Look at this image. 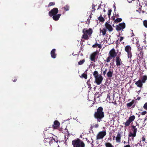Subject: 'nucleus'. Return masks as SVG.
Segmentation results:
<instances>
[{
  "label": "nucleus",
  "mask_w": 147,
  "mask_h": 147,
  "mask_svg": "<svg viewBox=\"0 0 147 147\" xmlns=\"http://www.w3.org/2000/svg\"><path fill=\"white\" fill-rule=\"evenodd\" d=\"M142 6L141 5H140V4H139L137 6V11H138L139 12V13H140L141 12L142 13H144V11L143 10H142L141 9V8L142 7Z\"/></svg>",
  "instance_id": "nucleus-22"
},
{
  "label": "nucleus",
  "mask_w": 147,
  "mask_h": 147,
  "mask_svg": "<svg viewBox=\"0 0 147 147\" xmlns=\"http://www.w3.org/2000/svg\"><path fill=\"white\" fill-rule=\"evenodd\" d=\"M65 131L66 132V133H65L66 134H67V135H69V132H68V131L67 130V129H65Z\"/></svg>",
  "instance_id": "nucleus-47"
},
{
  "label": "nucleus",
  "mask_w": 147,
  "mask_h": 147,
  "mask_svg": "<svg viewBox=\"0 0 147 147\" xmlns=\"http://www.w3.org/2000/svg\"><path fill=\"white\" fill-rule=\"evenodd\" d=\"M116 65L117 66H119L121 64H123L122 61L119 56H117L116 57Z\"/></svg>",
  "instance_id": "nucleus-15"
},
{
  "label": "nucleus",
  "mask_w": 147,
  "mask_h": 147,
  "mask_svg": "<svg viewBox=\"0 0 147 147\" xmlns=\"http://www.w3.org/2000/svg\"><path fill=\"white\" fill-rule=\"evenodd\" d=\"M95 78V82L97 85H99L100 84L103 80V78L101 75H99V76Z\"/></svg>",
  "instance_id": "nucleus-10"
},
{
  "label": "nucleus",
  "mask_w": 147,
  "mask_h": 147,
  "mask_svg": "<svg viewBox=\"0 0 147 147\" xmlns=\"http://www.w3.org/2000/svg\"><path fill=\"white\" fill-rule=\"evenodd\" d=\"M106 131H101L99 132L96 136V139L98 140L102 139L106 135Z\"/></svg>",
  "instance_id": "nucleus-8"
},
{
  "label": "nucleus",
  "mask_w": 147,
  "mask_h": 147,
  "mask_svg": "<svg viewBox=\"0 0 147 147\" xmlns=\"http://www.w3.org/2000/svg\"><path fill=\"white\" fill-rule=\"evenodd\" d=\"M82 77L84 78L85 79H86L87 78V76L86 74L83 73L82 75Z\"/></svg>",
  "instance_id": "nucleus-36"
},
{
  "label": "nucleus",
  "mask_w": 147,
  "mask_h": 147,
  "mask_svg": "<svg viewBox=\"0 0 147 147\" xmlns=\"http://www.w3.org/2000/svg\"><path fill=\"white\" fill-rule=\"evenodd\" d=\"M107 70H108L106 68L105 69V71L103 72V73H102V75L104 76H105V75L107 73Z\"/></svg>",
  "instance_id": "nucleus-39"
},
{
  "label": "nucleus",
  "mask_w": 147,
  "mask_h": 147,
  "mask_svg": "<svg viewBox=\"0 0 147 147\" xmlns=\"http://www.w3.org/2000/svg\"><path fill=\"white\" fill-rule=\"evenodd\" d=\"M124 39V37L122 36H121L120 37L119 39V41L120 42H121Z\"/></svg>",
  "instance_id": "nucleus-44"
},
{
  "label": "nucleus",
  "mask_w": 147,
  "mask_h": 147,
  "mask_svg": "<svg viewBox=\"0 0 147 147\" xmlns=\"http://www.w3.org/2000/svg\"><path fill=\"white\" fill-rule=\"evenodd\" d=\"M104 11H105V9H104Z\"/></svg>",
  "instance_id": "nucleus-64"
},
{
  "label": "nucleus",
  "mask_w": 147,
  "mask_h": 147,
  "mask_svg": "<svg viewBox=\"0 0 147 147\" xmlns=\"http://www.w3.org/2000/svg\"><path fill=\"white\" fill-rule=\"evenodd\" d=\"M55 5V3L54 2H50L49 4L47 6L49 7L51 6L54 5Z\"/></svg>",
  "instance_id": "nucleus-35"
},
{
  "label": "nucleus",
  "mask_w": 147,
  "mask_h": 147,
  "mask_svg": "<svg viewBox=\"0 0 147 147\" xmlns=\"http://www.w3.org/2000/svg\"><path fill=\"white\" fill-rule=\"evenodd\" d=\"M110 93H109L107 94V100L109 101V102L110 103H113V102L112 101L111 99H110Z\"/></svg>",
  "instance_id": "nucleus-29"
},
{
  "label": "nucleus",
  "mask_w": 147,
  "mask_h": 147,
  "mask_svg": "<svg viewBox=\"0 0 147 147\" xmlns=\"http://www.w3.org/2000/svg\"><path fill=\"white\" fill-rule=\"evenodd\" d=\"M135 116L134 115H133L130 116L129 117L128 120L130 122H132L133 121H134V120L135 119Z\"/></svg>",
  "instance_id": "nucleus-26"
},
{
  "label": "nucleus",
  "mask_w": 147,
  "mask_h": 147,
  "mask_svg": "<svg viewBox=\"0 0 147 147\" xmlns=\"http://www.w3.org/2000/svg\"><path fill=\"white\" fill-rule=\"evenodd\" d=\"M74 147H85V144L83 141L79 138L73 140L72 142Z\"/></svg>",
  "instance_id": "nucleus-3"
},
{
  "label": "nucleus",
  "mask_w": 147,
  "mask_h": 147,
  "mask_svg": "<svg viewBox=\"0 0 147 147\" xmlns=\"http://www.w3.org/2000/svg\"><path fill=\"white\" fill-rule=\"evenodd\" d=\"M55 142H56V143H57L58 142V140H56Z\"/></svg>",
  "instance_id": "nucleus-61"
},
{
  "label": "nucleus",
  "mask_w": 147,
  "mask_h": 147,
  "mask_svg": "<svg viewBox=\"0 0 147 147\" xmlns=\"http://www.w3.org/2000/svg\"><path fill=\"white\" fill-rule=\"evenodd\" d=\"M145 136H143V137L142 138V140L143 142L145 141L146 140V139Z\"/></svg>",
  "instance_id": "nucleus-45"
},
{
  "label": "nucleus",
  "mask_w": 147,
  "mask_h": 147,
  "mask_svg": "<svg viewBox=\"0 0 147 147\" xmlns=\"http://www.w3.org/2000/svg\"><path fill=\"white\" fill-rule=\"evenodd\" d=\"M136 126H138V127H139V125L137 123H136Z\"/></svg>",
  "instance_id": "nucleus-57"
},
{
  "label": "nucleus",
  "mask_w": 147,
  "mask_h": 147,
  "mask_svg": "<svg viewBox=\"0 0 147 147\" xmlns=\"http://www.w3.org/2000/svg\"><path fill=\"white\" fill-rule=\"evenodd\" d=\"M97 47L98 48L100 49H101L102 48V45L101 44H98V43H97V42H96V43L95 44L92 45V47L93 48H95Z\"/></svg>",
  "instance_id": "nucleus-24"
},
{
  "label": "nucleus",
  "mask_w": 147,
  "mask_h": 147,
  "mask_svg": "<svg viewBox=\"0 0 147 147\" xmlns=\"http://www.w3.org/2000/svg\"><path fill=\"white\" fill-rule=\"evenodd\" d=\"M87 84L88 86H90V85H91V84H90V80H88L87 82Z\"/></svg>",
  "instance_id": "nucleus-43"
},
{
  "label": "nucleus",
  "mask_w": 147,
  "mask_h": 147,
  "mask_svg": "<svg viewBox=\"0 0 147 147\" xmlns=\"http://www.w3.org/2000/svg\"><path fill=\"white\" fill-rule=\"evenodd\" d=\"M98 52L97 51H96L91 54L90 58L91 61H93L94 62L96 61V57L98 55Z\"/></svg>",
  "instance_id": "nucleus-6"
},
{
  "label": "nucleus",
  "mask_w": 147,
  "mask_h": 147,
  "mask_svg": "<svg viewBox=\"0 0 147 147\" xmlns=\"http://www.w3.org/2000/svg\"><path fill=\"white\" fill-rule=\"evenodd\" d=\"M115 138V136H114L113 137V139H114V138Z\"/></svg>",
  "instance_id": "nucleus-62"
},
{
  "label": "nucleus",
  "mask_w": 147,
  "mask_h": 147,
  "mask_svg": "<svg viewBox=\"0 0 147 147\" xmlns=\"http://www.w3.org/2000/svg\"><path fill=\"white\" fill-rule=\"evenodd\" d=\"M105 29H106L108 31L111 32L113 30V29L112 27L107 22L105 23Z\"/></svg>",
  "instance_id": "nucleus-11"
},
{
  "label": "nucleus",
  "mask_w": 147,
  "mask_h": 147,
  "mask_svg": "<svg viewBox=\"0 0 147 147\" xmlns=\"http://www.w3.org/2000/svg\"><path fill=\"white\" fill-rule=\"evenodd\" d=\"M82 32L84 34L82 35V38L85 40H88L89 39V37L91 35L93 31L92 29L89 28L88 30L87 28H84L83 29Z\"/></svg>",
  "instance_id": "nucleus-2"
},
{
  "label": "nucleus",
  "mask_w": 147,
  "mask_h": 147,
  "mask_svg": "<svg viewBox=\"0 0 147 147\" xmlns=\"http://www.w3.org/2000/svg\"><path fill=\"white\" fill-rule=\"evenodd\" d=\"M118 40H117L116 41V44L117 45L118 44Z\"/></svg>",
  "instance_id": "nucleus-59"
},
{
  "label": "nucleus",
  "mask_w": 147,
  "mask_h": 147,
  "mask_svg": "<svg viewBox=\"0 0 147 147\" xmlns=\"http://www.w3.org/2000/svg\"><path fill=\"white\" fill-rule=\"evenodd\" d=\"M59 10L56 7H55L49 12V14L50 17H52L53 16L56 15L57 14Z\"/></svg>",
  "instance_id": "nucleus-7"
},
{
  "label": "nucleus",
  "mask_w": 147,
  "mask_h": 147,
  "mask_svg": "<svg viewBox=\"0 0 147 147\" xmlns=\"http://www.w3.org/2000/svg\"><path fill=\"white\" fill-rule=\"evenodd\" d=\"M60 125V123L57 120H55L52 126V128L54 129H57L59 127Z\"/></svg>",
  "instance_id": "nucleus-13"
},
{
  "label": "nucleus",
  "mask_w": 147,
  "mask_h": 147,
  "mask_svg": "<svg viewBox=\"0 0 147 147\" xmlns=\"http://www.w3.org/2000/svg\"><path fill=\"white\" fill-rule=\"evenodd\" d=\"M51 139L53 142H56V140L54 138H53L52 139Z\"/></svg>",
  "instance_id": "nucleus-51"
},
{
  "label": "nucleus",
  "mask_w": 147,
  "mask_h": 147,
  "mask_svg": "<svg viewBox=\"0 0 147 147\" xmlns=\"http://www.w3.org/2000/svg\"><path fill=\"white\" fill-rule=\"evenodd\" d=\"M144 26L146 28H147V20H145L143 21Z\"/></svg>",
  "instance_id": "nucleus-38"
},
{
  "label": "nucleus",
  "mask_w": 147,
  "mask_h": 147,
  "mask_svg": "<svg viewBox=\"0 0 147 147\" xmlns=\"http://www.w3.org/2000/svg\"><path fill=\"white\" fill-rule=\"evenodd\" d=\"M98 20L100 22H101L102 23L104 22L105 20V19L102 16V15L101 14L100 16H99L98 18Z\"/></svg>",
  "instance_id": "nucleus-25"
},
{
  "label": "nucleus",
  "mask_w": 147,
  "mask_h": 147,
  "mask_svg": "<svg viewBox=\"0 0 147 147\" xmlns=\"http://www.w3.org/2000/svg\"><path fill=\"white\" fill-rule=\"evenodd\" d=\"M98 127V124H96L95 125L94 127L96 128H97Z\"/></svg>",
  "instance_id": "nucleus-50"
},
{
  "label": "nucleus",
  "mask_w": 147,
  "mask_h": 147,
  "mask_svg": "<svg viewBox=\"0 0 147 147\" xmlns=\"http://www.w3.org/2000/svg\"><path fill=\"white\" fill-rule=\"evenodd\" d=\"M143 83L139 79L137 81L135 82V84L139 88H142L143 86Z\"/></svg>",
  "instance_id": "nucleus-17"
},
{
  "label": "nucleus",
  "mask_w": 147,
  "mask_h": 147,
  "mask_svg": "<svg viewBox=\"0 0 147 147\" xmlns=\"http://www.w3.org/2000/svg\"><path fill=\"white\" fill-rule=\"evenodd\" d=\"M111 11H112V10L111 9H110L108 10V15L109 17L110 16Z\"/></svg>",
  "instance_id": "nucleus-41"
},
{
  "label": "nucleus",
  "mask_w": 147,
  "mask_h": 147,
  "mask_svg": "<svg viewBox=\"0 0 147 147\" xmlns=\"http://www.w3.org/2000/svg\"><path fill=\"white\" fill-rule=\"evenodd\" d=\"M115 16L117 17H119V15L118 14H115Z\"/></svg>",
  "instance_id": "nucleus-55"
},
{
  "label": "nucleus",
  "mask_w": 147,
  "mask_h": 147,
  "mask_svg": "<svg viewBox=\"0 0 147 147\" xmlns=\"http://www.w3.org/2000/svg\"><path fill=\"white\" fill-rule=\"evenodd\" d=\"M107 30L105 28H103L102 29H100V34L102 33V36H104L106 35Z\"/></svg>",
  "instance_id": "nucleus-21"
},
{
  "label": "nucleus",
  "mask_w": 147,
  "mask_h": 147,
  "mask_svg": "<svg viewBox=\"0 0 147 147\" xmlns=\"http://www.w3.org/2000/svg\"><path fill=\"white\" fill-rule=\"evenodd\" d=\"M131 123V122L128 120L126 121V122H124L123 124L125 125V127H127L130 125Z\"/></svg>",
  "instance_id": "nucleus-28"
},
{
  "label": "nucleus",
  "mask_w": 147,
  "mask_h": 147,
  "mask_svg": "<svg viewBox=\"0 0 147 147\" xmlns=\"http://www.w3.org/2000/svg\"><path fill=\"white\" fill-rule=\"evenodd\" d=\"M125 27V23L123 22L117 25L116 26V29L117 31H119L121 30H123Z\"/></svg>",
  "instance_id": "nucleus-9"
},
{
  "label": "nucleus",
  "mask_w": 147,
  "mask_h": 147,
  "mask_svg": "<svg viewBox=\"0 0 147 147\" xmlns=\"http://www.w3.org/2000/svg\"><path fill=\"white\" fill-rule=\"evenodd\" d=\"M143 108L147 110V102L145 103L144 105Z\"/></svg>",
  "instance_id": "nucleus-40"
},
{
  "label": "nucleus",
  "mask_w": 147,
  "mask_h": 147,
  "mask_svg": "<svg viewBox=\"0 0 147 147\" xmlns=\"http://www.w3.org/2000/svg\"><path fill=\"white\" fill-rule=\"evenodd\" d=\"M134 103V101L132 100L131 102L127 103L126 105L127 107H130Z\"/></svg>",
  "instance_id": "nucleus-30"
},
{
  "label": "nucleus",
  "mask_w": 147,
  "mask_h": 147,
  "mask_svg": "<svg viewBox=\"0 0 147 147\" xmlns=\"http://www.w3.org/2000/svg\"><path fill=\"white\" fill-rule=\"evenodd\" d=\"M93 74L95 78L99 76V75L98 74V72L96 71H94L93 73Z\"/></svg>",
  "instance_id": "nucleus-27"
},
{
  "label": "nucleus",
  "mask_w": 147,
  "mask_h": 147,
  "mask_svg": "<svg viewBox=\"0 0 147 147\" xmlns=\"http://www.w3.org/2000/svg\"><path fill=\"white\" fill-rule=\"evenodd\" d=\"M132 131V132L130 131L128 134V136L129 137L134 138L136 136L137 131V128L136 126L134 125L131 126Z\"/></svg>",
  "instance_id": "nucleus-4"
},
{
  "label": "nucleus",
  "mask_w": 147,
  "mask_h": 147,
  "mask_svg": "<svg viewBox=\"0 0 147 147\" xmlns=\"http://www.w3.org/2000/svg\"><path fill=\"white\" fill-rule=\"evenodd\" d=\"M131 31L132 32H133V30H131Z\"/></svg>",
  "instance_id": "nucleus-63"
},
{
  "label": "nucleus",
  "mask_w": 147,
  "mask_h": 147,
  "mask_svg": "<svg viewBox=\"0 0 147 147\" xmlns=\"http://www.w3.org/2000/svg\"><path fill=\"white\" fill-rule=\"evenodd\" d=\"M109 54V56L111 58H114L117 56V53L115 52V49L113 48L110 51Z\"/></svg>",
  "instance_id": "nucleus-12"
},
{
  "label": "nucleus",
  "mask_w": 147,
  "mask_h": 147,
  "mask_svg": "<svg viewBox=\"0 0 147 147\" xmlns=\"http://www.w3.org/2000/svg\"><path fill=\"white\" fill-rule=\"evenodd\" d=\"M134 36V33H133V32L131 33V36L130 37H132L133 36Z\"/></svg>",
  "instance_id": "nucleus-49"
},
{
  "label": "nucleus",
  "mask_w": 147,
  "mask_h": 147,
  "mask_svg": "<svg viewBox=\"0 0 147 147\" xmlns=\"http://www.w3.org/2000/svg\"><path fill=\"white\" fill-rule=\"evenodd\" d=\"M122 21V19L120 18H117L115 20L114 22L115 23H118L119 22H121Z\"/></svg>",
  "instance_id": "nucleus-32"
},
{
  "label": "nucleus",
  "mask_w": 147,
  "mask_h": 147,
  "mask_svg": "<svg viewBox=\"0 0 147 147\" xmlns=\"http://www.w3.org/2000/svg\"><path fill=\"white\" fill-rule=\"evenodd\" d=\"M141 113L142 115H144L146 114L147 112L146 111H144L142 112Z\"/></svg>",
  "instance_id": "nucleus-42"
},
{
  "label": "nucleus",
  "mask_w": 147,
  "mask_h": 147,
  "mask_svg": "<svg viewBox=\"0 0 147 147\" xmlns=\"http://www.w3.org/2000/svg\"><path fill=\"white\" fill-rule=\"evenodd\" d=\"M113 70H111V69H110L109 71L107 74V77L109 78H111L113 75Z\"/></svg>",
  "instance_id": "nucleus-20"
},
{
  "label": "nucleus",
  "mask_w": 147,
  "mask_h": 147,
  "mask_svg": "<svg viewBox=\"0 0 147 147\" xmlns=\"http://www.w3.org/2000/svg\"><path fill=\"white\" fill-rule=\"evenodd\" d=\"M61 15V14H57L56 15H53L52 16L53 19L55 21H57L59 19Z\"/></svg>",
  "instance_id": "nucleus-19"
},
{
  "label": "nucleus",
  "mask_w": 147,
  "mask_h": 147,
  "mask_svg": "<svg viewBox=\"0 0 147 147\" xmlns=\"http://www.w3.org/2000/svg\"><path fill=\"white\" fill-rule=\"evenodd\" d=\"M140 80L143 83H145L147 80V76L146 75L142 76Z\"/></svg>",
  "instance_id": "nucleus-18"
},
{
  "label": "nucleus",
  "mask_w": 147,
  "mask_h": 147,
  "mask_svg": "<svg viewBox=\"0 0 147 147\" xmlns=\"http://www.w3.org/2000/svg\"><path fill=\"white\" fill-rule=\"evenodd\" d=\"M134 38H133V39L131 40L132 41H134Z\"/></svg>",
  "instance_id": "nucleus-60"
},
{
  "label": "nucleus",
  "mask_w": 147,
  "mask_h": 147,
  "mask_svg": "<svg viewBox=\"0 0 147 147\" xmlns=\"http://www.w3.org/2000/svg\"><path fill=\"white\" fill-rule=\"evenodd\" d=\"M115 17L114 16L112 17V19L113 20L115 21Z\"/></svg>",
  "instance_id": "nucleus-52"
},
{
  "label": "nucleus",
  "mask_w": 147,
  "mask_h": 147,
  "mask_svg": "<svg viewBox=\"0 0 147 147\" xmlns=\"http://www.w3.org/2000/svg\"><path fill=\"white\" fill-rule=\"evenodd\" d=\"M88 88H89V89L90 90L91 89V85H90V86H88Z\"/></svg>",
  "instance_id": "nucleus-56"
},
{
  "label": "nucleus",
  "mask_w": 147,
  "mask_h": 147,
  "mask_svg": "<svg viewBox=\"0 0 147 147\" xmlns=\"http://www.w3.org/2000/svg\"><path fill=\"white\" fill-rule=\"evenodd\" d=\"M125 51L127 53L128 58L131 59L132 56L131 50V48L130 45H128L125 47Z\"/></svg>",
  "instance_id": "nucleus-5"
},
{
  "label": "nucleus",
  "mask_w": 147,
  "mask_h": 147,
  "mask_svg": "<svg viewBox=\"0 0 147 147\" xmlns=\"http://www.w3.org/2000/svg\"><path fill=\"white\" fill-rule=\"evenodd\" d=\"M138 51H140V53L138 54L137 59H140L141 58H143L144 52L143 51V49H138Z\"/></svg>",
  "instance_id": "nucleus-14"
},
{
  "label": "nucleus",
  "mask_w": 147,
  "mask_h": 147,
  "mask_svg": "<svg viewBox=\"0 0 147 147\" xmlns=\"http://www.w3.org/2000/svg\"><path fill=\"white\" fill-rule=\"evenodd\" d=\"M96 6V5H95L94 4H93L92 5V9H93L94 10L92 11H95V7Z\"/></svg>",
  "instance_id": "nucleus-46"
},
{
  "label": "nucleus",
  "mask_w": 147,
  "mask_h": 147,
  "mask_svg": "<svg viewBox=\"0 0 147 147\" xmlns=\"http://www.w3.org/2000/svg\"><path fill=\"white\" fill-rule=\"evenodd\" d=\"M56 49H53L51 52V55L52 58L55 59L57 56V54L55 53Z\"/></svg>",
  "instance_id": "nucleus-16"
},
{
  "label": "nucleus",
  "mask_w": 147,
  "mask_h": 147,
  "mask_svg": "<svg viewBox=\"0 0 147 147\" xmlns=\"http://www.w3.org/2000/svg\"><path fill=\"white\" fill-rule=\"evenodd\" d=\"M69 6L66 5L64 7V10L65 11H68L69 10Z\"/></svg>",
  "instance_id": "nucleus-37"
},
{
  "label": "nucleus",
  "mask_w": 147,
  "mask_h": 147,
  "mask_svg": "<svg viewBox=\"0 0 147 147\" xmlns=\"http://www.w3.org/2000/svg\"><path fill=\"white\" fill-rule=\"evenodd\" d=\"M121 134L119 133L117 134L116 138V142H120L121 141Z\"/></svg>",
  "instance_id": "nucleus-23"
},
{
  "label": "nucleus",
  "mask_w": 147,
  "mask_h": 147,
  "mask_svg": "<svg viewBox=\"0 0 147 147\" xmlns=\"http://www.w3.org/2000/svg\"><path fill=\"white\" fill-rule=\"evenodd\" d=\"M53 141H52V139H51V140L49 142V144L50 145H51V144H53Z\"/></svg>",
  "instance_id": "nucleus-48"
},
{
  "label": "nucleus",
  "mask_w": 147,
  "mask_h": 147,
  "mask_svg": "<svg viewBox=\"0 0 147 147\" xmlns=\"http://www.w3.org/2000/svg\"><path fill=\"white\" fill-rule=\"evenodd\" d=\"M124 147H130V146L128 144L124 146Z\"/></svg>",
  "instance_id": "nucleus-53"
},
{
  "label": "nucleus",
  "mask_w": 147,
  "mask_h": 147,
  "mask_svg": "<svg viewBox=\"0 0 147 147\" xmlns=\"http://www.w3.org/2000/svg\"><path fill=\"white\" fill-rule=\"evenodd\" d=\"M12 81L14 82H16L17 81V79L16 78H15L13 80H12Z\"/></svg>",
  "instance_id": "nucleus-54"
},
{
  "label": "nucleus",
  "mask_w": 147,
  "mask_h": 147,
  "mask_svg": "<svg viewBox=\"0 0 147 147\" xmlns=\"http://www.w3.org/2000/svg\"><path fill=\"white\" fill-rule=\"evenodd\" d=\"M112 58H111V57H110V56H109V57H107V59L106 60H105V61L107 62V63L109 62L111 60V59H112Z\"/></svg>",
  "instance_id": "nucleus-34"
},
{
  "label": "nucleus",
  "mask_w": 147,
  "mask_h": 147,
  "mask_svg": "<svg viewBox=\"0 0 147 147\" xmlns=\"http://www.w3.org/2000/svg\"><path fill=\"white\" fill-rule=\"evenodd\" d=\"M85 59H83L82 60L80 61L79 62H78V64L79 65H82L85 62Z\"/></svg>",
  "instance_id": "nucleus-33"
},
{
  "label": "nucleus",
  "mask_w": 147,
  "mask_h": 147,
  "mask_svg": "<svg viewBox=\"0 0 147 147\" xmlns=\"http://www.w3.org/2000/svg\"><path fill=\"white\" fill-rule=\"evenodd\" d=\"M93 127V126H91L90 127V129H92Z\"/></svg>",
  "instance_id": "nucleus-58"
},
{
  "label": "nucleus",
  "mask_w": 147,
  "mask_h": 147,
  "mask_svg": "<svg viewBox=\"0 0 147 147\" xmlns=\"http://www.w3.org/2000/svg\"><path fill=\"white\" fill-rule=\"evenodd\" d=\"M106 147H113V146L110 143L107 142L105 144Z\"/></svg>",
  "instance_id": "nucleus-31"
},
{
  "label": "nucleus",
  "mask_w": 147,
  "mask_h": 147,
  "mask_svg": "<svg viewBox=\"0 0 147 147\" xmlns=\"http://www.w3.org/2000/svg\"><path fill=\"white\" fill-rule=\"evenodd\" d=\"M94 116L97 122H100L102 121L105 117V113L103 107H98L96 111L94 112Z\"/></svg>",
  "instance_id": "nucleus-1"
}]
</instances>
